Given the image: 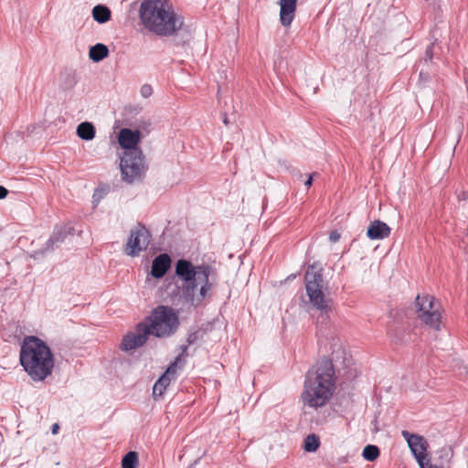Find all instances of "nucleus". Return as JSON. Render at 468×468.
Returning a JSON list of instances; mask_svg holds the SVG:
<instances>
[{
  "instance_id": "2",
  "label": "nucleus",
  "mask_w": 468,
  "mask_h": 468,
  "mask_svg": "<svg viewBox=\"0 0 468 468\" xmlns=\"http://www.w3.org/2000/svg\"><path fill=\"white\" fill-rule=\"evenodd\" d=\"M335 368L331 360L322 359L305 375L301 399L304 407L317 410L324 406L335 390Z\"/></svg>"
},
{
  "instance_id": "10",
  "label": "nucleus",
  "mask_w": 468,
  "mask_h": 468,
  "mask_svg": "<svg viewBox=\"0 0 468 468\" xmlns=\"http://www.w3.org/2000/svg\"><path fill=\"white\" fill-rule=\"evenodd\" d=\"M402 436L407 441L420 468H427L428 461H426V457L429 446L427 441L422 436L410 433L408 431H403Z\"/></svg>"
},
{
  "instance_id": "13",
  "label": "nucleus",
  "mask_w": 468,
  "mask_h": 468,
  "mask_svg": "<svg viewBox=\"0 0 468 468\" xmlns=\"http://www.w3.org/2000/svg\"><path fill=\"white\" fill-rule=\"evenodd\" d=\"M141 140V132L139 130H131L122 128L118 136V142L124 152L132 151V149H139L137 144Z\"/></svg>"
},
{
  "instance_id": "31",
  "label": "nucleus",
  "mask_w": 468,
  "mask_h": 468,
  "mask_svg": "<svg viewBox=\"0 0 468 468\" xmlns=\"http://www.w3.org/2000/svg\"><path fill=\"white\" fill-rule=\"evenodd\" d=\"M194 339H195V335H189V337L187 338L188 345H191L194 342Z\"/></svg>"
},
{
  "instance_id": "14",
  "label": "nucleus",
  "mask_w": 468,
  "mask_h": 468,
  "mask_svg": "<svg viewBox=\"0 0 468 468\" xmlns=\"http://www.w3.org/2000/svg\"><path fill=\"white\" fill-rule=\"evenodd\" d=\"M171 262V258L166 253L156 256L152 262L151 275L156 279L163 278L170 269Z\"/></svg>"
},
{
  "instance_id": "9",
  "label": "nucleus",
  "mask_w": 468,
  "mask_h": 468,
  "mask_svg": "<svg viewBox=\"0 0 468 468\" xmlns=\"http://www.w3.org/2000/svg\"><path fill=\"white\" fill-rule=\"evenodd\" d=\"M151 234L144 226L138 225L130 232V237L124 248L126 255L131 257L138 256L145 250L150 244Z\"/></svg>"
},
{
  "instance_id": "1",
  "label": "nucleus",
  "mask_w": 468,
  "mask_h": 468,
  "mask_svg": "<svg viewBox=\"0 0 468 468\" xmlns=\"http://www.w3.org/2000/svg\"><path fill=\"white\" fill-rule=\"evenodd\" d=\"M175 274L181 282L178 286L180 297L194 307L210 297V292L217 284V271L207 263L195 265L188 260L180 259L175 265Z\"/></svg>"
},
{
  "instance_id": "33",
  "label": "nucleus",
  "mask_w": 468,
  "mask_h": 468,
  "mask_svg": "<svg viewBox=\"0 0 468 468\" xmlns=\"http://www.w3.org/2000/svg\"><path fill=\"white\" fill-rule=\"evenodd\" d=\"M223 122H224V123H225L226 125L228 124V122H228V119H227V117H224V120H223Z\"/></svg>"
},
{
  "instance_id": "27",
  "label": "nucleus",
  "mask_w": 468,
  "mask_h": 468,
  "mask_svg": "<svg viewBox=\"0 0 468 468\" xmlns=\"http://www.w3.org/2000/svg\"><path fill=\"white\" fill-rule=\"evenodd\" d=\"M432 48H433V43L428 46L426 51H425V60H431L433 57L432 54Z\"/></svg>"
},
{
  "instance_id": "16",
  "label": "nucleus",
  "mask_w": 468,
  "mask_h": 468,
  "mask_svg": "<svg viewBox=\"0 0 468 468\" xmlns=\"http://www.w3.org/2000/svg\"><path fill=\"white\" fill-rule=\"evenodd\" d=\"M296 3L297 0H280V21L285 27H290L294 18Z\"/></svg>"
},
{
  "instance_id": "26",
  "label": "nucleus",
  "mask_w": 468,
  "mask_h": 468,
  "mask_svg": "<svg viewBox=\"0 0 468 468\" xmlns=\"http://www.w3.org/2000/svg\"><path fill=\"white\" fill-rule=\"evenodd\" d=\"M140 93L144 98H148L153 93V89L151 85L144 84L141 87Z\"/></svg>"
},
{
  "instance_id": "11",
  "label": "nucleus",
  "mask_w": 468,
  "mask_h": 468,
  "mask_svg": "<svg viewBox=\"0 0 468 468\" xmlns=\"http://www.w3.org/2000/svg\"><path fill=\"white\" fill-rule=\"evenodd\" d=\"M149 332L144 324L140 323L136 326L134 333L126 335L121 344L124 351H130L144 345L148 339Z\"/></svg>"
},
{
  "instance_id": "5",
  "label": "nucleus",
  "mask_w": 468,
  "mask_h": 468,
  "mask_svg": "<svg viewBox=\"0 0 468 468\" xmlns=\"http://www.w3.org/2000/svg\"><path fill=\"white\" fill-rule=\"evenodd\" d=\"M305 290L313 308L320 312L318 324H325L331 312L332 301L323 292L322 268L315 264L308 267L305 275Z\"/></svg>"
},
{
  "instance_id": "18",
  "label": "nucleus",
  "mask_w": 468,
  "mask_h": 468,
  "mask_svg": "<svg viewBox=\"0 0 468 468\" xmlns=\"http://www.w3.org/2000/svg\"><path fill=\"white\" fill-rule=\"evenodd\" d=\"M437 463H431L428 460L427 468H451V462L453 456V452L451 447L444 446L436 452Z\"/></svg>"
},
{
  "instance_id": "30",
  "label": "nucleus",
  "mask_w": 468,
  "mask_h": 468,
  "mask_svg": "<svg viewBox=\"0 0 468 468\" xmlns=\"http://www.w3.org/2000/svg\"><path fill=\"white\" fill-rule=\"evenodd\" d=\"M316 174H312L309 176L308 179L305 181L304 185L306 187H310L313 184V178Z\"/></svg>"
},
{
  "instance_id": "34",
  "label": "nucleus",
  "mask_w": 468,
  "mask_h": 468,
  "mask_svg": "<svg viewBox=\"0 0 468 468\" xmlns=\"http://www.w3.org/2000/svg\"><path fill=\"white\" fill-rule=\"evenodd\" d=\"M460 138H461V130L459 131V133H458V140H457V143L459 142Z\"/></svg>"
},
{
  "instance_id": "28",
  "label": "nucleus",
  "mask_w": 468,
  "mask_h": 468,
  "mask_svg": "<svg viewBox=\"0 0 468 468\" xmlns=\"http://www.w3.org/2000/svg\"><path fill=\"white\" fill-rule=\"evenodd\" d=\"M331 242L335 243L340 239V234L337 231H332L329 235Z\"/></svg>"
},
{
  "instance_id": "32",
  "label": "nucleus",
  "mask_w": 468,
  "mask_h": 468,
  "mask_svg": "<svg viewBox=\"0 0 468 468\" xmlns=\"http://www.w3.org/2000/svg\"><path fill=\"white\" fill-rule=\"evenodd\" d=\"M58 424H54V425L52 426V432H53V433H56V432H57V431H58Z\"/></svg>"
},
{
  "instance_id": "21",
  "label": "nucleus",
  "mask_w": 468,
  "mask_h": 468,
  "mask_svg": "<svg viewBox=\"0 0 468 468\" xmlns=\"http://www.w3.org/2000/svg\"><path fill=\"white\" fill-rule=\"evenodd\" d=\"M111 10L105 5H98L92 9L93 19L100 24L108 22L111 19Z\"/></svg>"
},
{
  "instance_id": "23",
  "label": "nucleus",
  "mask_w": 468,
  "mask_h": 468,
  "mask_svg": "<svg viewBox=\"0 0 468 468\" xmlns=\"http://www.w3.org/2000/svg\"><path fill=\"white\" fill-rule=\"evenodd\" d=\"M138 454L135 452H129L126 453L122 461V468H137Z\"/></svg>"
},
{
  "instance_id": "24",
  "label": "nucleus",
  "mask_w": 468,
  "mask_h": 468,
  "mask_svg": "<svg viewBox=\"0 0 468 468\" xmlns=\"http://www.w3.org/2000/svg\"><path fill=\"white\" fill-rule=\"evenodd\" d=\"M362 456L365 460L373 462L379 456V449L376 445H367L362 452Z\"/></svg>"
},
{
  "instance_id": "20",
  "label": "nucleus",
  "mask_w": 468,
  "mask_h": 468,
  "mask_svg": "<svg viewBox=\"0 0 468 468\" xmlns=\"http://www.w3.org/2000/svg\"><path fill=\"white\" fill-rule=\"evenodd\" d=\"M77 134L82 140L90 141L95 137V127L91 122H81L77 127Z\"/></svg>"
},
{
  "instance_id": "3",
  "label": "nucleus",
  "mask_w": 468,
  "mask_h": 468,
  "mask_svg": "<svg viewBox=\"0 0 468 468\" xmlns=\"http://www.w3.org/2000/svg\"><path fill=\"white\" fill-rule=\"evenodd\" d=\"M19 361L33 381H44L54 368L55 361L49 346L37 336H26L22 342Z\"/></svg>"
},
{
  "instance_id": "12",
  "label": "nucleus",
  "mask_w": 468,
  "mask_h": 468,
  "mask_svg": "<svg viewBox=\"0 0 468 468\" xmlns=\"http://www.w3.org/2000/svg\"><path fill=\"white\" fill-rule=\"evenodd\" d=\"M71 228L65 226L58 227L55 229L53 234L46 242L43 249L37 250L34 252V257L44 255L47 251L53 250L59 243L63 242L66 237L70 234Z\"/></svg>"
},
{
  "instance_id": "25",
  "label": "nucleus",
  "mask_w": 468,
  "mask_h": 468,
  "mask_svg": "<svg viewBox=\"0 0 468 468\" xmlns=\"http://www.w3.org/2000/svg\"><path fill=\"white\" fill-rule=\"evenodd\" d=\"M181 353L176 357L175 361L171 365H176V368L177 369L178 365L184 362V358L187 356V346H180Z\"/></svg>"
},
{
  "instance_id": "19",
  "label": "nucleus",
  "mask_w": 468,
  "mask_h": 468,
  "mask_svg": "<svg viewBox=\"0 0 468 468\" xmlns=\"http://www.w3.org/2000/svg\"><path fill=\"white\" fill-rule=\"evenodd\" d=\"M108 56L109 49L104 44L101 43H97L96 45L92 46L89 51V57L94 62H100Z\"/></svg>"
},
{
  "instance_id": "4",
  "label": "nucleus",
  "mask_w": 468,
  "mask_h": 468,
  "mask_svg": "<svg viewBox=\"0 0 468 468\" xmlns=\"http://www.w3.org/2000/svg\"><path fill=\"white\" fill-rule=\"evenodd\" d=\"M140 18L145 28L158 36H171L183 26L168 0H144L140 6Z\"/></svg>"
},
{
  "instance_id": "22",
  "label": "nucleus",
  "mask_w": 468,
  "mask_h": 468,
  "mask_svg": "<svg viewBox=\"0 0 468 468\" xmlns=\"http://www.w3.org/2000/svg\"><path fill=\"white\" fill-rule=\"evenodd\" d=\"M320 446V439L315 434H309L303 441V449L307 452H314Z\"/></svg>"
},
{
  "instance_id": "7",
  "label": "nucleus",
  "mask_w": 468,
  "mask_h": 468,
  "mask_svg": "<svg viewBox=\"0 0 468 468\" xmlns=\"http://www.w3.org/2000/svg\"><path fill=\"white\" fill-rule=\"evenodd\" d=\"M122 178L127 183L140 180L146 172L144 156L141 149L124 152L120 163Z\"/></svg>"
},
{
  "instance_id": "15",
  "label": "nucleus",
  "mask_w": 468,
  "mask_h": 468,
  "mask_svg": "<svg viewBox=\"0 0 468 468\" xmlns=\"http://www.w3.org/2000/svg\"><path fill=\"white\" fill-rule=\"evenodd\" d=\"M176 365H170L165 372L158 378L153 388L154 397H161L166 388L170 385L171 380L176 378Z\"/></svg>"
},
{
  "instance_id": "29",
  "label": "nucleus",
  "mask_w": 468,
  "mask_h": 468,
  "mask_svg": "<svg viewBox=\"0 0 468 468\" xmlns=\"http://www.w3.org/2000/svg\"><path fill=\"white\" fill-rule=\"evenodd\" d=\"M8 195V190L3 186H0V199H4L7 197Z\"/></svg>"
},
{
  "instance_id": "8",
  "label": "nucleus",
  "mask_w": 468,
  "mask_h": 468,
  "mask_svg": "<svg viewBox=\"0 0 468 468\" xmlns=\"http://www.w3.org/2000/svg\"><path fill=\"white\" fill-rule=\"evenodd\" d=\"M415 305L418 317L430 327L439 330L441 326L440 304L433 296L418 295Z\"/></svg>"
},
{
  "instance_id": "17",
  "label": "nucleus",
  "mask_w": 468,
  "mask_h": 468,
  "mask_svg": "<svg viewBox=\"0 0 468 468\" xmlns=\"http://www.w3.org/2000/svg\"><path fill=\"white\" fill-rule=\"evenodd\" d=\"M391 229L383 221L375 220L367 230V236L370 239H383L390 235Z\"/></svg>"
},
{
  "instance_id": "6",
  "label": "nucleus",
  "mask_w": 468,
  "mask_h": 468,
  "mask_svg": "<svg viewBox=\"0 0 468 468\" xmlns=\"http://www.w3.org/2000/svg\"><path fill=\"white\" fill-rule=\"evenodd\" d=\"M142 323L148 328L149 335H153L159 338L170 336L179 325L177 314L172 308L164 305L156 307Z\"/></svg>"
}]
</instances>
